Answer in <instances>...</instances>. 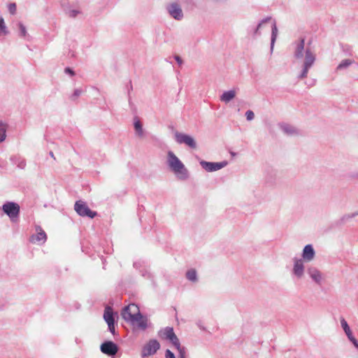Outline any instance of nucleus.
<instances>
[{
    "label": "nucleus",
    "mask_w": 358,
    "mask_h": 358,
    "mask_svg": "<svg viewBox=\"0 0 358 358\" xmlns=\"http://www.w3.org/2000/svg\"><path fill=\"white\" fill-rule=\"evenodd\" d=\"M36 234H33L30 237V241L32 243L38 244V245H42L43 244L46 240H47V235L45 232L42 229V228L40 226H36Z\"/></svg>",
    "instance_id": "12"
},
{
    "label": "nucleus",
    "mask_w": 358,
    "mask_h": 358,
    "mask_svg": "<svg viewBox=\"0 0 358 358\" xmlns=\"http://www.w3.org/2000/svg\"><path fill=\"white\" fill-rule=\"evenodd\" d=\"M108 326L109 331L114 335L115 334V324H114V323L109 324Z\"/></svg>",
    "instance_id": "36"
},
{
    "label": "nucleus",
    "mask_w": 358,
    "mask_h": 358,
    "mask_svg": "<svg viewBox=\"0 0 358 358\" xmlns=\"http://www.w3.org/2000/svg\"><path fill=\"white\" fill-rule=\"evenodd\" d=\"M271 21V18L270 17H267L263 19L262 20H261L254 31V35L255 36H260L262 34V28L265 26V24L266 23L269 22Z\"/></svg>",
    "instance_id": "21"
},
{
    "label": "nucleus",
    "mask_w": 358,
    "mask_h": 358,
    "mask_svg": "<svg viewBox=\"0 0 358 358\" xmlns=\"http://www.w3.org/2000/svg\"><path fill=\"white\" fill-rule=\"evenodd\" d=\"M7 124L0 120V143L5 141L6 138Z\"/></svg>",
    "instance_id": "26"
},
{
    "label": "nucleus",
    "mask_w": 358,
    "mask_h": 358,
    "mask_svg": "<svg viewBox=\"0 0 358 358\" xmlns=\"http://www.w3.org/2000/svg\"><path fill=\"white\" fill-rule=\"evenodd\" d=\"M17 27H18L19 29L20 37L23 38H27V37H29V34L27 32V27L22 22H18L17 24Z\"/></svg>",
    "instance_id": "25"
},
{
    "label": "nucleus",
    "mask_w": 358,
    "mask_h": 358,
    "mask_svg": "<svg viewBox=\"0 0 358 358\" xmlns=\"http://www.w3.org/2000/svg\"><path fill=\"white\" fill-rule=\"evenodd\" d=\"M82 90L80 89H76L74 90L73 94H72V99H77L80 94H82Z\"/></svg>",
    "instance_id": "32"
},
{
    "label": "nucleus",
    "mask_w": 358,
    "mask_h": 358,
    "mask_svg": "<svg viewBox=\"0 0 358 358\" xmlns=\"http://www.w3.org/2000/svg\"><path fill=\"white\" fill-rule=\"evenodd\" d=\"M9 30L6 24L4 19L0 16V38L6 37L9 34Z\"/></svg>",
    "instance_id": "23"
},
{
    "label": "nucleus",
    "mask_w": 358,
    "mask_h": 358,
    "mask_svg": "<svg viewBox=\"0 0 358 358\" xmlns=\"http://www.w3.org/2000/svg\"><path fill=\"white\" fill-rule=\"evenodd\" d=\"M355 61L352 59H343L336 67V71H341L348 69Z\"/></svg>",
    "instance_id": "20"
},
{
    "label": "nucleus",
    "mask_w": 358,
    "mask_h": 358,
    "mask_svg": "<svg viewBox=\"0 0 358 358\" xmlns=\"http://www.w3.org/2000/svg\"><path fill=\"white\" fill-rule=\"evenodd\" d=\"M160 348L159 343L155 339L150 340L142 348L141 357L146 358L155 355Z\"/></svg>",
    "instance_id": "9"
},
{
    "label": "nucleus",
    "mask_w": 358,
    "mask_h": 358,
    "mask_svg": "<svg viewBox=\"0 0 358 358\" xmlns=\"http://www.w3.org/2000/svg\"><path fill=\"white\" fill-rule=\"evenodd\" d=\"M64 72L67 74H69L71 76H73L75 75L74 71L69 67L64 69Z\"/></svg>",
    "instance_id": "35"
},
{
    "label": "nucleus",
    "mask_w": 358,
    "mask_h": 358,
    "mask_svg": "<svg viewBox=\"0 0 358 358\" xmlns=\"http://www.w3.org/2000/svg\"><path fill=\"white\" fill-rule=\"evenodd\" d=\"M174 138L176 141L179 144H185L192 149L196 148L195 139L189 134L176 131L174 133Z\"/></svg>",
    "instance_id": "7"
},
{
    "label": "nucleus",
    "mask_w": 358,
    "mask_h": 358,
    "mask_svg": "<svg viewBox=\"0 0 358 358\" xmlns=\"http://www.w3.org/2000/svg\"><path fill=\"white\" fill-rule=\"evenodd\" d=\"M167 164L178 179L185 180L189 178L187 169L172 151L167 152Z\"/></svg>",
    "instance_id": "2"
},
{
    "label": "nucleus",
    "mask_w": 358,
    "mask_h": 358,
    "mask_svg": "<svg viewBox=\"0 0 358 358\" xmlns=\"http://www.w3.org/2000/svg\"><path fill=\"white\" fill-rule=\"evenodd\" d=\"M341 326L345 333L349 341L354 345V346L358 350V341L353 336L352 332L347 322V321L343 318L341 317Z\"/></svg>",
    "instance_id": "16"
},
{
    "label": "nucleus",
    "mask_w": 358,
    "mask_h": 358,
    "mask_svg": "<svg viewBox=\"0 0 358 358\" xmlns=\"http://www.w3.org/2000/svg\"><path fill=\"white\" fill-rule=\"evenodd\" d=\"M134 129H135L136 134L138 136L142 137L143 136V129L142 124H141V122L138 120H136L134 122Z\"/></svg>",
    "instance_id": "27"
},
{
    "label": "nucleus",
    "mask_w": 358,
    "mask_h": 358,
    "mask_svg": "<svg viewBox=\"0 0 358 358\" xmlns=\"http://www.w3.org/2000/svg\"><path fill=\"white\" fill-rule=\"evenodd\" d=\"M140 313L139 308L137 305L130 303L123 308L121 315L127 322L129 323L131 320H132Z\"/></svg>",
    "instance_id": "8"
},
{
    "label": "nucleus",
    "mask_w": 358,
    "mask_h": 358,
    "mask_svg": "<svg viewBox=\"0 0 358 358\" xmlns=\"http://www.w3.org/2000/svg\"><path fill=\"white\" fill-rule=\"evenodd\" d=\"M280 128L284 134L289 136L297 135L299 134V130L295 127L287 123L280 124Z\"/></svg>",
    "instance_id": "18"
},
{
    "label": "nucleus",
    "mask_w": 358,
    "mask_h": 358,
    "mask_svg": "<svg viewBox=\"0 0 358 358\" xmlns=\"http://www.w3.org/2000/svg\"><path fill=\"white\" fill-rule=\"evenodd\" d=\"M74 209L76 213L83 217H89L93 218L96 216V213L91 210L87 204L83 201H78L76 202Z\"/></svg>",
    "instance_id": "10"
},
{
    "label": "nucleus",
    "mask_w": 358,
    "mask_h": 358,
    "mask_svg": "<svg viewBox=\"0 0 358 358\" xmlns=\"http://www.w3.org/2000/svg\"><path fill=\"white\" fill-rule=\"evenodd\" d=\"M166 10L169 15L177 21L184 18V13L181 5L177 1H172L166 4Z\"/></svg>",
    "instance_id": "4"
},
{
    "label": "nucleus",
    "mask_w": 358,
    "mask_h": 358,
    "mask_svg": "<svg viewBox=\"0 0 358 358\" xmlns=\"http://www.w3.org/2000/svg\"><path fill=\"white\" fill-rule=\"evenodd\" d=\"M186 277L192 282H196L197 280V274L196 271L194 269L189 270L186 273Z\"/></svg>",
    "instance_id": "29"
},
{
    "label": "nucleus",
    "mask_w": 358,
    "mask_h": 358,
    "mask_svg": "<svg viewBox=\"0 0 358 358\" xmlns=\"http://www.w3.org/2000/svg\"><path fill=\"white\" fill-rule=\"evenodd\" d=\"M78 13H80V11L76 9L70 10L69 12V16L72 17H76Z\"/></svg>",
    "instance_id": "33"
},
{
    "label": "nucleus",
    "mask_w": 358,
    "mask_h": 358,
    "mask_svg": "<svg viewBox=\"0 0 358 358\" xmlns=\"http://www.w3.org/2000/svg\"><path fill=\"white\" fill-rule=\"evenodd\" d=\"M178 352L180 354V358H185V352L184 350H180Z\"/></svg>",
    "instance_id": "38"
},
{
    "label": "nucleus",
    "mask_w": 358,
    "mask_h": 358,
    "mask_svg": "<svg viewBox=\"0 0 358 358\" xmlns=\"http://www.w3.org/2000/svg\"><path fill=\"white\" fill-rule=\"evenodd\" d=\"M50 157H51L52 158H53L54 159H55V155H54V154H53V152H50Z\"/></svg>",
    "instance_id": "39"
},
{
    "label": "nucleus",
    "mask_w": 358,
    "mask_h": 358,
    "mask_svg": "<svg viewBox=\"0 0 358 358\" xmlns=\"http://www.w3.org/2000/svg\"><path fill=\"white\" fill-rule=\"evenodd\" d=\"M271 22V52L273 50L274 44L275 43L276 38L278 34V30L276 26V23L275 21Z\"/></svg>",
    "instance_id": "19"
},
{
    "label": "nucleus",
    "mask_w": 358,
    "mask_h": 358,
    "mask_svg": "<svg viewBox=\"0 0 358 358\" xmlns=\"http://www.w3.org/2000/svg\"><path fill=\"white\" fill-rule=\"evenodd\" d=\"M103 318L108 325L109 324L114 323V318H113V310L110 307H107L105 309L104 314H103Z\"/></svg>",
    "instance_id": "22"
},
{
    "label": "nucleus",
    "mask_w": 358,
    "mask_h": 358,
    "mask_svg": "<svg viewBox=\"0 0 358 358\" xmlns=\"http://www.w3.org/2000/svg\"><path fill=\"white\" fill-rule=\"evenodd\" d=\"M165 357L166 358H176L174 354L170 350H166Z\"/></svg>",
    "instance_id": "34"
},
{
    "label": "nucleus",
    "mask_w": 358,
    "mask_h": 358,
    "mask_svg": "<svg viewBox=\"0 0 358 358\" xmlns=\"http://www.w3.org/2000/svg\"><path fill=\"white\" fill-rule=\"evenodd\" d=\"M238 91V88H234L227 91H224L220 97V101L225 103H228L236 97Z\"/></svg>",
    "instance_id": "17"
},
{
    "label": "nucleus",
    "mask_w": 358,
    "mask_h": 358,
    "mask_svg": "<svg viewBox=\"0 0 358 358\" xmlns=\"http://www.w3.org/2000/svg\"><path fill=\"white\" fill-rule=\"evenodd\" d=\"M134 329L145 330L149 327L148 319L141 313L129 322Z\"/></svg>",
    "instance_id": "11"
},
{
    "label": "nucleus",
    "mask_w": 358,
    "mask_h": 358,
    "mask_svg": "<svg viewBox=\"0 0 358 358\" xmlns=\"http://www.w3.org/2000/svg\"><path fill=\"white\" fill-rule=\"evenodd\" d=\"M10 14L14 15L16 13V4L15 3H10L8 6Z\"/></svg>",
    "instance_id": "31"
},
{
    "label": "nucleus",
    "mask_w": 358,
    "mask_h": 358,
    "mask_svg": "<svg viewBox=\"0 0 358 358\" xmlns=\"http://www.w3.org/2000/svg\"><path fill=\"white\" fill-rule=\"evenodd\" d=\"M24 164H22V165H20L21 168H23V167H24Z\"/></svg>",
    "instance_id": "40"
},
{
    "label": "nucleus",
    "mask_w": 358,
    "mask_h": 358,
    "mask_svg": "<svg viewBox=\"0 0 358 358\" xmlns=\"http://www.w3.org/2000/svg\"><path fill=\"white\" fill-rule=\"evenodd\" d=\"M306 272L305 262L299 257L292 259V275L296 280H301L304 277Z\"/></svg>",
    "instance_id": "5"
},
{
    "label": "nucleus",
    "mask_w": 358,
    "mask_h": 358,
    "mask_svg": "<svg viewBox=\"0 0 358 358\" xmlns=\"http://www.w3.org/2000/svg\"><path fill=\"white\" fill-rule=\"evenodd\" d=\"M174 58L179 65L182 64V60L179 56L176 55Z\"/></svg>",
    "instance_id": "37"
},
{
    "label": "nucleus",
    "mask_w": 358,
    "mask_h": 358,
    "mask_svg": "<svg viewBox=\"0 0 358 358\" xmlns=\"http://www.w3.org/2000/svg\"><path fill=\"white\" fill-rule=\"evenodd\" d=\"M306 271L309 278L316 285L321 286L324 283L325 275L316 266H310Z\"/></svg>",
    "instance_id": "6"
},
{
    "label": "nucleus",
    "mask_w": 358,
    "mask_h": 358,
    "mask_svg": "<svg viewBox=\"0 0 358 358\" xmlns=\"http://www.w3.org/2000/svg\"><path fill=\"white\" fill-rule=\"evenodd\" d=\"M227 162L223 161L221 162H208L206 161H201L200 164L203 169L208 172L218 171L227 165Z\"/></svg>",
    "instance_id": "13"
},
{
    "label": "nucleus",
    "mask_w": 358,
    "mask_h": 358,
    "mask_svg": "<svg viewBox=\"0 0 358 358\" xmlns=\"http://www.w3.org/2000/svg\"><path fill=\"white\" fill-rule=\"evenodd\" d=\"M315 257V251L313 246L311 244L306 245L301 253V257L300 258L304 262H310Z\"/></svg>",
    "instance_id": "15"
},
{
    "label": "nucleus",
    "mask_w": 358,
    "mask_h": 358,
    "mask_svg": "<svg viewBox=\"0 0 358 358\" xmlns=\"http://www.w3.org/2000/svg\"><path fill=\"white\" fill-rule=\"evenodd\" d=\"M245 117L247 120L251 121L255 118V114L252 110H248L245 112Z\"/></svg>",
    "instance_id": "30"
},
{
    "label": "nucleus",
    "mask_w": 358,
    "mask_h": 358,
    "mask_svg": "<svg viewBox=\"0 0 358 358\" xmlns=\"http://www.w3.org/2000/svg\"><path fill=\"white\" fill-rule=\"evenodd\" d=\"M1 209L3 212L8 216L11 222H17L20 210V207L18 203L13 201H7L3 204Z\"/></svg>",
    "instance_id": "3"
},
{
    "label": "nucleus",
    "mask_w": 358,
    "mask_h": 358,
    "mask_svg": "<svg viewBox=\"0 0 358 358\" xmlns=\"http://www.w3.org/2000/svg\"><path fill=\"white\" fill-rule=\"evenodd\" d=\"M101 351L108 356L116 355L118 351V346L113 341H106L101 345Z\"/></svg>",
    "instance_id": "14"
},
{
    "label": "nucleus",
    "mask_w": 358,
    "mask_h": 358,
    "mask_svg": "<svg viewBox=\"0 0 358 358\" xmlns=\"http://www.w3.org/2000/svg\"><path fill=\"white\" fill-rule=\"evenodd\" d=\"M294 57L301 61V70L298 75V78L304 79L308 76L309 69L316 60V55L309 46L305 47L304 40L302 39L296 44Z\"/></svg>",
    "instance_id": "1"
},
{
    "label": "nucleus",
    "mask_w": 358,
    "mask_h": 358,
    "mask_svg": "<svg viewBox=\"0 0 358 358\" xmlns=\"http://www.w3.org/2000/svg\"><path fill=\"white\" fill-rule=\"evenodd\" d=\"M174 331H173V328L171 327H166L164 328V329H162L160 331H159V336L163 338H166V339H169L173 334H174Z\"/></svg>",
    "instance_id": "24"
},
{
    "label": "nucleus",
    "mask_w": 358,
    "mask_h": 358,
    "mask_svg": "<svg viewBox=\"0 0 358 358\" xmlns=\"http://www.w3.org/2000/svg\"><path fill=\"white\" fill-rule=\"evenodd\" d=\"M169 340L175 346V348L178 350V352L184 350L180 347L179 340L175 334Z\"/></svg>",
    "instance_id": "28"
}]
</instances>
